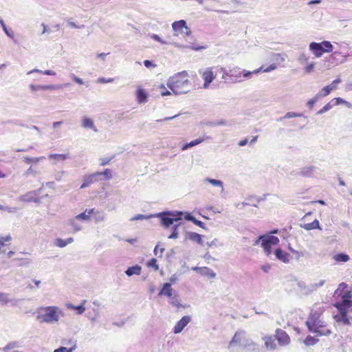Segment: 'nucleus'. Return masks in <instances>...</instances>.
Masks as SVG:
<instances>
[{"instance_id": "f257e3e1", "label": "nucleus", "mask_w": 352, "mask_h": 352, "mask_svg": "<svg viewBox=\"0 0 352 352\" xmlns=\"http://www.w3.org/2000/svg\"><path fill=\"white\" fill-rule=\"evenodd\" d=\"M188 78V74L186 71L178 72L168 78L167 86L175 95L186 94L192 87Z\"/></svg>"}, {"instance_id": "f03ea898", "label": "nucleus", "mask_w": 352, "mask_h": 352, "mask_svg": "<svg viewBox=\"0 0 352 352\" xmlns=\"http://www.w3.org/2000/svg\"><path fill=\"white\" fill-rule=\"evenodd\" d=\"M320 317V313L311 311L306 321V325L309 331L316 333L317 336H329L331 333V331Z\"/></svg>"}, {"instance_id": "7ed1b4c3", "label": "nucleus", "mask_w": 352, "mask_h": 352, "mask_svg": "<svg viewBox=\"0 0 352 352\" xmlns=\"http://www.w3.org/2000/svg\"><path fill=\"white\" fill-rule=\"evenodd\" d=\"M238 344L246 351L253 352L258 349V344L248 336L244 330L239 329L234 335L229 343V346Z\"/></svg>"}, {"instance_id": "20e7f679", "label": "nucleus", "mask_w": 352, "mask_h": 352, "mask_svg": "<svg viewBox=\"0 0 352 352\" xmlns=\"http://www.w3.org/2000/svg\"><path fill=\"white\" fill-rule=\"evenodd\" d=\"M60 315H63V312L58 307H43L38 309L36 319L40 322L54 324L59 320Z\"/></svg>"}, {"instance_id": "39448f33", "label": "nucleus", "mask_w": 352, "mask_h": 352, "mask_svg": "<svg viewBox=\"0 0 352 352\" xmlns=\"http://www.w3.org/2000/svg\"><path fill=\"white\" fill-rule=\"evenodd\" d=\"M184 212L182 211H164L155 214L160 219L162 226L168 228L182 220Z\"/></svg>"}, {"instance_id": "423d86ee", "label": "nucleus", "mask_w": 352, "mask_h": 352, "mask_svg": "<svg viewBox=\"0 0 352 352\" xmlns=\"http://www.w3.org/2000/svg\"><path fill=\"white\" fill-rule=\"evenodd\" d=\"M347 285L346 283H340L336 290L335 294L341 296V301L338 302L339 303L351 307L352 306V294L350 291H344Z\"/></svg>"}, {"instance_id": "0eeeda50", "label": "nucleus", "mask_w": 352, "mask_h": 352, "mask_svg": "<svg viewBox=\"0 0 352 352\" xmlns=\"http://www.w3.org/2000/svg\"><path fill=\"white\" fill-rule=\"evenodd\" d=\"M345 56L341 55L339 52H334L324 60V67L330 69L338 64L342 63L345 61Z\"/></svg>"}, {"instance_id": "6e6552de", "label": "nucleus", "mask_w": 352, "mask_h": 352, "mask_svg": "<svg viewBox=\"0 0 352 352\" xmlns=\"http://www.w3.org/2000/svg\"><path fill=\"white\" fill-rule=\"evenodd\" d=\"M172 28L175 32L184 33L188 36L191 33L190 28L187 26L186 21L183 19L173 22Z\"/></svg>"}, {"instance_id": "1a4fd4ad", "label": "nucleus", "mask_w": 352, "mask_h": 352, "mask_svg": "<svg viewBox=\"0 0 352 352\" xmlns=\"http://www.w3.org/2000/svg\"><path fill=\"white\" fill-rule=\"evenodd\" d=\"M41 189L28 192L27 193L21 195L19 197V200L23 202L39 203L40 198L38 197V195Z\"/></svg>"}, {"instance_id": "9d476101", "label": "nucleus", "mask_w": 352, "mask_h": 352, "mask_svg": "<svg viewBox=\"0 0 352 352\" xmlns=\"http://www.w3.org/2000/svg\"><path fill=\"white\" fill-rule=\"evenodd\" d=\"M191 320L192 318L190 316H183L175 325L173 328L174 333L177 334L181 333Z\"/></svg>"}, {"instance_id": "9b49d317", "label": "nucleus", "mask_w": 352, "mask_h": 352, "mask_svg": "<svg viewBox=\"0 0 352 352\" xmlns=\"http://www.w3.org/2000/svg\"><path fill=\"white\" fill-rule=\"evenodd\" d=\"M202 78L204 80V88L206 89L209 87L210 84L213 81L215 78V75L212 72V67L207 68L203 73L201 74Z\"/></svg>"}, {"instance_id": "f8f14e48", "label": "nucleus", "mask_w": 352, "mask_h": 352, "mask_svg": "<svg viewBox=\"0 0 352 352\" xmlns=\"http://www.w3.org/2000/svg\"><path fill=\"white\" fill-rule=\"evenodd\" d=\"M275 336L278 344L281 346L287 345L290 342V338L288 334L280 329H276Z\"/></svg>"}, {"instance_id": "ddd939ff", "label": "nucleus", "mask_w": 352, "mask_h": 352, "mask_svg": "<svg viewBox=\"0 0 352 352\" xmlns=\"http://www.w3.org/2000/svg\"><path fill=\"white\" fill-rule=\"evenodd\" d=\"M261 239H263V243H261L262 248H265L267 245H275L279 243L278 238L271 234L261 235Z\"/></svg>"}, {"instance_id": "4468645a", "label": "nucleus", "mask_w": 352, "mask_h": 352, "mask_svg": "<svg viewBox=\"0 0 352 352\" xmlns=\"http://www.w3.org/2000/svg\"><path fill=\"white\" fill-rule=\"evenodd\" d=\"M309 50L316 58H320L324 54V51L320 43L311 42L309 45Z\"/></svg>"}, {"instance_id": "2eb2a0df", "label": "nucleus", "mask_w": 352, "mask_h": 352, "mask_svg": "<svg viewBox=\"0 0 352 352\" xmlns=\"http://www.w3.org/2000/svg\"><path fill=\"white\" fill-rule=\"evenodd\" d=\"M136 100L139 104H144L148 101V95L145 89L138 87L135 92Z\"/></svg>"}, {"instance_id": "dca6fc26", "label": "nucleus", "mask_w": 352, "mask_h": 352, "mask_svg": "<svg viewBox=\"0 0 352 352\" xmlns=\"http://www.w3.org/2000/svg\"><path fill=\"white\" fill-rule=\"evenodd\" d=\"M316 170V166H307L300 168V170L297 173V174L302 177H310L314 175V173Z\"/></svg>"}, {"instance_id": "f3484780", "label": "nucleus", "mask_w": 352, "mask_h": 352, "mask_svg": "<svg viewBox=\"0 0 352 352\" xmlns=\"http://www.w3.org/2000/svg\"><path fill=\"white\" fill-rule=\"evenodd\" d=\"M98 181L99 180L97 177L96 173L89 175H86L83 178V182H82V185L80 186V188L81 189L85 188L87 186H89L91 184H93V183H94L96 182H98Z\"/></svg>"}, {"instance_id": "a211bd4d", "label": "nucleus", "mask_w": 352, "mask_h": 352, "mask_svg": "<svg viewBox=\"0 0 352 352\" xmlns=\"http://www.w3.org/2000/svg\"><path fill=\"white\" fill-rule=\"evenodd\" d=\"M173 289L171 287L170 283H166L163 285L162 289H160L159 295L165 296L170 298L173 297Z\"/></svg>"}, {"instance_id": "6ab92c4d", "label": "nucleus", "mask_w": 352, "mask_h": 352, "mask_svg": "<svg viewBox=\"0 0 352 352\" xmlns=\"http://www.w3.org/2000/svg\"><path fill=\"white\" fill-rule=\"evenodd\" d=\"M274 254L278 260L283 263H286L289 261V254L287 252H284L280 248H277L274 252Z\"/></svg>"}, {"instance_id": "aec40b11", "label": "nucleus", "mask_w": 352, "mask_h": 352, "mask_svg": "<svg viewBox=\"0 0 352 352\" xmlns=\"http://www.w3.org/2000/svg\"><path fill=\"white\" fill-rule=\"evenodd\" d=\"M81 126L85 129H90L94 132H98V129L95 126L93 120L89 118L84 117L82 119Z\"/></svg>"}, {"instance_id": "412c9836", "label": "nucleus", "mask_w": 352, "mask_h": 352, "mask_svg": "<svg viewBox=\"0 0 352 352\" xmlns=\"http://www.w3.org/2000/svg\"><path fill=\"white\" fill-rule=\"evenodd\" d=\"M80 222V221L79 220L76 219L75 216L74 217L68 220L67 224L72 228L74 232H77L80 231L82 228V226Z\"/></svg>"}, {"instance_id": "4be33fe9", "label": "nucleus", "mask_w": 352, "mask_h": 352, "mask_svg": "<svg viewBox=\"0 0 352 352\" xmlns=\"http://www.w3.org/2000/svg\"><path fill=\"white\" fill-rule=\"evenodd\" d=\"M142 267L139 265H135L131 267H129L125 271V274L128 276L133 275H140L141 273Z\"/></svg>"}, {"instance_id": "5701e85b", "label": "nucleus", "mask_w": 352, "mask_h": 352, "mask_svg": "<svg viewBox=\"0 0 352 352\" xmlns=\"http://www.w3.org/2000/svg\"><path fill=\"white\" fill-rule=\"evenodd\" d=\"M96 174L99 181L109 180L112 178L111 170L109 168L102 172H96Z\"/></svg>"}, {"instance_id": "b1692460", "label": "nucleus", "mask_w": 352, "mask_h": 352, "mask_svg": "<svg viewBox=\"0 0 352 352\" xmlns=\"http://www.w3.org/2000/svg\"><path fill=\"white\" fill-rule=\"evenodd\" d=\"M265 340V345L266 348L269 350H274L276 348V344L275 342V339H274L271 336H265L263 338Z\"/></svg>"}, {"instance_id": "393cba45", "label": "nucleus", "mask_w": 352, "mask_h": 352, "mask_svg": "<svg viewBox=\"0 0 352 352\" xmlns=\"http://www.w3.org/2000/svg\"><path fill=\"white\" fill-rule=\"evenodd\" d=\"M334 319L338 323H342L344 325H351L349 318L347 314H336L334 316Z\"/></svg>"}, {"instance_id": "a878e982", "label": "nucleus", "mask_w": 352, "mask_h": 352, "mask_svg": "<svg viewBox=\"0 0 352 352\" xmlns=\"http://www.w3.org/2000/svg\"><path fill=\"white\" fill-rule=\"evenodd\" d=\"M300 227L305 229L306 230H314V229L321 230L320 226V223L318 219H315L311 223L300 225Z\"/></svg>"}, {"instance_id": "bb28decb", "label": "nucleus", "mask_w": 352, "mask_h": 352, "mask_svg": "<svg viewBox=\"0 0 352 352\" xmlns=\"http://www.w3.org/2000/svg\"><path fill=\"white\" fill-rule=\"evenodd\" d=\"M204 141V138H197L188 143L184 144L182 150L185 151L193 146H195Z\"/></svg>"}, {"instance_id": "cd10ccee", "label": "nucleus", "mask_w": 352, "mask_h": 352, "mask_svg": "<svg viewBox=\"0 0 352 352\" xmlns=\"http://www.w3.org/2000/svg\"><path fill=\"white\" fill-rule=\"evenodd\" d=\"M188 239L192 241L197 243L198 244L202 245L203 240L201 234H197L196 232H190L188 233Z\"/></svg>"}, {"instance_id": "c85d7f7f", "label": "nucleus", "mask_w": 352, "mask_h": 352, "mask_svg": "<svg viewBox=\"0 0 352 352\" xmlns=\"http://www.w3.org/2000/svg\"><path fill=\"white\" fill-rule=\"evenodd\" d=\"M298 287L300 288V291L305 295H309L314 292V289H312L311 284L306 285L304 283H298Z\"/></svg>"}, {"instance_id": "c756f323", "label": "nucleus", "mask_w": 352, "mask_h": 352, "mask_svg": "<svg viewBox=\"0 0 352 352\" xmlns=\"http://www.w3.org/2000/svg\"><path fill=\"white\" fill-rule=\"evenodd\" d=\"M333 259L338 263H345L349 261V256L345 253H338L333 256Z\"/></svg>"}, {"instance_id": "7c9ffc66", "label": "nucleus", "mask_w": 352, "mask_h": 352, "mask_svg": "<svg viewBox=\"0 0 352 352\" xmlns=\"http://www.w3.org/2000/svg\"><path fill=\"white\" fill-rule=\"evenodd\" d=\"M204 182L209 183L214 186L219 187L222 190H223V183L221 180L206 177L204 179Z\"/></svg>"}, {"instance_id": "2f4dec72", "label": "nucleus", "mask_w": 352, "mask_h": 352, "mask_svg": "<svg viewBox=\"0 0 352 352\" xmlns=\"http://www.w3.org/2000/svg\"><path fill=\"white\" fill-rule=\"evenodd\" d=\"M201 274L202 276H208L210 278H214L216 276V273L209 267H203L201 270Z\"/></svg>"}, {"instance_id": "473e14b6", "label": "nucleus", "mask_w": 352, "mask_h": 352, "mask_svg": "<svg viewBox=\"0 0 352 352\" xmlns=\"http://www.w3.org/2000/svg\"><path fill=\"white\" fill-rule=\"evenodd\" d=\"M230 78H234V82H241V73L238 72L236 69H232L230 70Z\"/></svg>"}, {"instance_id": "72a5a7b5", "label": "nucleus", "mask_w": 352, "mask_h": 352, "mask_svg": "<svg viewBox=\"0 0 352 352\" xmlns=\"http://www.w3.org/2000/svg\"><path fill=\"white\" fill-rule=\"evenodd\" d=\"M33 73H40V74H44V75H48V76H54L56 75V73L52 71V70H50V69H47V70H45V71H42V70H40L38 69H34L32 70H30L29 71L27 74L28 75H30Z\"/></svg>"}, {"instance_id": "f704fd0d", "label": "nucleus", "mask_w": 352, "mask_h": 352, "mask_svg": "<svg viewBox=\"0 0 352 352\" xmlns=\"http://www.w3.org/2000/svg\"><path fill=\"white\" fill-rule=\"evenodd\" d=\"M62 343L65 345H70L71 347L68 348L73 352L77 348V341L75 339L70 338L69 340H64Z\"/></svg>"}, {"instance_id": "c9c22d12", "label": "nucleus", "mask_w": 352, "mask_h": 352, "mask_svg": "<svg viewBox=\"0 0 352 352\" xmlns=\"http://www.w3.org/2000/svg\"><path fill=\"white\" fill-rule=\"evenodd\" d=\"M0 25H1L3 32H5V34L8 37H10V38H14V32H13V31L12 30H10V29H8L7 28V26L6 25L4 21L1 18H0Z\"/></svg>"}, {"instance_id": "e433bc0d", "label": "nucleus", "mask_w": 352, "mask_h": 352, "mask_svg": "<svg viewBox=\"0 0 352 352\" xmlns=\"http://www.w3.org/2000/svg\"><path fill=\"white\" fill-rule=\"evenodd\" d=\"M324 51V53L326 52H331L333 50V45L331 43L330 41H324L320 43Z\"/></svg>"}, {"instance_id": "4c0bfd02", "label": "nucleus", "mask_w": 352, "mask_h": 352, "mask_svg": "<svg viewBox=\"0 0 352 352\" xmlns=\"http://www.w3.org/2000/svg\"><path fill=\"white\" fill-rule=\"evenodd\" d=\"M262 69H263V67H261L260 68H258L257 69H255L253 72H249V71H246V70H243L242 72H241V77L243 76L245 78H251V76L253 74H258V72H260Z\"/></svg>"}, {"instance_id": "58836bf2", "label": "nucleus", "mask_w": 352, "mask_h": 352, "mask_svg": "<svg viewBox=\"0 0 352 352\" xmlns=\"http://www.w3.org/2000/svg\"><path fill=\"white\" fill-rule=\"evenodd\" d=\"M19 346V344L18 342H10L8 343L4 347L2 348V351L3 352H8L10 350L18 348Z\"/></svg>"}, {"instance_id": "ea45409f", "label": "nucleus", "mask_w": 352, "mask_h": 352, "mask_svg": "<svg viewBox=\"0 0 352 352\" xmlns=\"http://www.w3.org/2000/svg\"><path fill=\"white\" fill-rule=\"evenodd\" d=\"M318 341H319V340L317 338L313 337L311 336H308L305 339L304 343L307 346H313V345L316 344Z\"/></svg>"}, {"instance_id": "a19ab883", "label": "nucleus", "mask_w": 352, "mask_h": 352, "mask_svg": "<svg viewBox=\"0 0 352 352\" xmlns=\"http://www.w3.org/2000/svg\"><path fill=\"white\" fill-rule=\"evenodd\" d=\"M309 58V56H308L307 54L302 52L298 57V61L300 63V64L305 65L308 63Z\"/></svg>"}, {"instance_id": "79ce46f5", "label": "nucleus", "mask_w": 352, "mask_h": 352, "mask_svg": "<svg viewBox=\"0 0 352 352\" xmlns=\"http://www.w3.org/2000/svg\"><path fill=\"white\" fill-rule=\"evenodd\" d=\"M94 219V221L98 223L100 222H102L105 219V214L102 211L98 210L97 212H96L95 216L93 217Z\"/></svg>"}, {"instance_id": "37998d69", "label": "nucleus", "mask_w": 352, "mask_h": 352, "mask_svg": "<svg viewBox=\"0 0 352 352\" xmlns=\"http://www.w3.org/2000/svg\"><path fill=\"white\" fill-rule=\"evenodd\" d=\"M180 224H181V221L179 222L178 223H175V225L173 226V231H172V233L168 236V239H175L178 237L177 228L180 226Z\"/></svg>"}, {"instance_id": "c03bdc74", "label": "nucleus", "mask_w": 352, "mask_h": 352, "mask_svg": "<svg viewBox=\"0 0 352 352\" xmlns=\"http://www.w3.org/2000/svg\"><path fill=\"white\" fill-rule=\"evenodd\" d=\"M13 261H18L17 265L19 266H28L30 265L32 262L30 258H14Z\"/></svg>"}, {"instance_id": "a18cd8bd", "label": "nucleus", "mask_w": 352, "mask_h": 352, "mask_svg": "<svg viewBox=\"0 0 352 352\" xmlns=\"http://www.w3.org/2000/svg\"><path fill=\"white\" fill-rule=\"evenodd\" d=\"M206 124L208 126H220V125H226L227 121L223 119H221L218 121H208L206 123Z\"/></svg>"}, {"instance_id": "49530a36", "label": "nucleus", "mask_w": 352, "mask_h": 352, "mask_svg": "<svg viewBox=\"0 0 352 352\" xmlns=\"http://www.w3.org/2000/svg\"><path fill=\"white\" fill-rule=\"evenodd\" d=\"M331 88L330 87V86L329 85H327L325 87H324L317 94L319 96L320 98L321 97H325L327 96H328L331 91Z\"/></svg>"}, {"instance_id": "de8ad7c7", "label": "nucleus", "mask_w": 352, "mask_h": 352, "mask_svg": "<svg viewBox=\"0 0 352 352\" xmlns=\"http://www.w3.org/2000/svg\"><path fill=\"white\" fill-rule=\"evenodd\" d=\"M76 219L79 220L80 221H89L91 219V217L89 214H87L86 211L78 214L76 216Z\"/></svg>"}, {"instance_id": "09e8293b", "label": "nucleus", "mask_w": 352, "mask_h": 352, "mask_svg": "<svg viewBox=\"0 0 352 352\" xmlns=\"http://www.w3.org/2000/svg\"><path fill=\"white\" fill-rule=\"evenodd\" d=\"M335 307L338 309V311H339V314H347V310L348 309H349L350 307L346 306V305H343L339 302H336L335 304Z\"/></svg>"}, {"instance_id": "8fccbe9b", "label": "nucleus", "mask_w": 352, "mask_h": 352, "mask_svg": "<svg viewBox=\"0 0 352 352\" xmlns=\"http://www.w3.org/2000/svg\"><path fill=\"white\" fill-rule=\"evenodd\" d=\"M49 158L54 159L58 161H64L68 158V155L67 154H50L49 155Z\"/></svg>"}, {"instance_id": "3c124183", "label": "nucleus", "mask_w": 352, "mask_h": 352, "mask_svg": "<svg viewBox=\"0 0 352 352\" xmlns=\"http://www.w3.org/2000/svg\"><path fill=\"white\" fill-rule=\"evenodd\" d=\"M67 307L68 308H70L72 309H75L77 311V314H82L84 313V311H85V307L83 306V305H77V306H75V305H73L72 304H69L67 305Z\"/></svg>"}, {"instance_id": "603ef678", "label": "nucleus", "mask_w": 352, "mask_h": 352, "mask_svg": "<svg viewBox=\"0 0 352 352\" xmlns=\"http://www.w3.org/2000/svg\"><path fill=\"white\" fill-rule=\"evenodd\" d=\"M174 46L177 47H179V48H190L192 50H199L201 49H204V47H199V46H197L196 45H192L191 46H184L183 45H181V44H179L177 43H173Z\"/></svg>"}, {"instance_id": "864d4df0", "label": "nucleus", "mask_w": 352, "mask_h": 352, "mask_svg": "<svg viewBox=\"0 0 352 352\" xmlns=\"http://www.w3.org/2000/svg\"><path fill=\"white\" fill-rule=\"evenodd\" d=\"M45 159V157H25L24 158V161L26 164H30V163H38L41 160Z\"/></svg>"}, {"instance_id": "5fc2aeb1", "label": "nucleus", "mask_w": 352, "mask_h": 352, "mask_svg": "<svg viewBox=\"0 0 352 352\" xmlns=\"http://www.w3.org/2000/svg\"><path fill=\"white\" fill-rule=\"evenodd\" d=\"M333 107V104H331V102H328L327 104H325L321 109H320L318 111H317V115H322L327 111H329L332 107Z\"/></svg>"}, {"instance_id": "6e6d98bb", "label": "nucleus", "mask_w": 352, "mask_h": 352, "mask_svg": "<svg viewBox=\"0 0 352 352\" xmlns=\"http://www.w3.org/2000/svg\"><path fill=\"white\" fill-rule=\"evenodd\" d=\"M303 116V114L302 113H294V112H287L283 117L280 118L279 119V120H282L283 119H289V118H295V117H302Z\"/></svg>"}, {"instance_id": "4d7b16f0", "label": "nucleus", "mask_w": 352, "mask_h": 352, "mask_svg": "<svg viewBox=\"0 0 352 352\" xmlns=\"http://www.w3.org/2000/svg\"><path fill=\"white\" fill-rule=\"evenodd\" d=\"M320 97L318 94H316L314 98L308 100L307 105L309 107L310 109H312L314 104L318 102Z\"/></svg>"}, {"instance_id": "13d9d810", "label": "nucleus", "mask_w": 352, "mask_h": 352, "mask_svg": "<svg viewBox=\"0 0 352 352\" xmlns=\"http://www.w3.org/2000/svg\"><path fill=\"white\" fill-rule=\"evenodd\" d=\"M9 294L6 293L0 292V302L2 305L8 304Z\"/></svg>"}, {"instance_id": "bf43d9fd", "label": "nucleus", "mask_w": 352, "mask_h": 352, "mask_svg": "<svg viewBox=\"0 0 352 352\" xmlns=\"http://www.w3.org/2000/svg\"><path fill=\"white\" fill-rule=\"evenodd\" d=\"M306 66L305 67V72L307 74H310L313 72L315 63L314 62L307 63L305 64Z\"/></svg>"}, {"instance_id": "052dcab7", "label": "nucleus", "mask_w": 352, "mask_h": 352, "mask_svg": "<svg viewBox=\"0 0 352 352\" xmlns=\"http://www.w3.org/2000/svg\"><path fill=\"white\" fill-rule=\"evenodd\" d=\"M62 89V86L58 85H43V90H56Z\"/></svg>"}, {"instance_id": "680f3d73", "label": "nucleus", "mask_w": 352, "mask_h": 352, "mask_svg": "<svg viewBox=\"0 0 352 352\" xmlns=\"http://www.w3.org/2000/svg\"><path fill=\"white\" fill-rule=\"evenodd\" d=\"M12 239L10 235H7L6 236H0V250L3 246L5 245L6 242H9Z\"/></svg>"}, {"instance_id": "e2e57ef3", "label": "nucleus", "mask_w": 352, "mask_h": 352, "mask_svg": "<svg viewBox=\"0 0 352 352\" xmlns=\"http://www.w3.org/2000/svg\"><path fill=\"white\" fill-rule=\"evenodd\" d=\"M54 245L59 248H64L67 245V243L65 240L58 238L55 240Z\"/></svg>"}, {"instance_id": "0e129e2a", "label": "nucleus", "mask_w": 352, "mask_h": 352, "mask_svg": "<svg viewBox=\"0 0 352 352\" xmlns=\"http://www.w3.org/2000/svg\"><path fill=\"white\" fill-rule=\"evenodd\" d=\"M170 303L177 307H180L184 306L179 302V300L176 298L175 297L173 296L170 298Z\"/></svg>"}, {"instance_id": "69168bd1", "label": "nucleus", "mask_w": 352, "mask_h": 352, "mask_svg": "<svg viewBox=\"0 0 352 352\" xmlns=\"http://www.w3.org/2000/svg\"><path fill=\"white\" fill-rule=\"evenodd\" d=\"M29 89L32 91H38V90H43V85L31 84V85H29Z\"/></svg>"}, {"instance_id": "338daca9", "label": "nucleus", "mask_w": 352, "mask_h": 352, "mask_svg": "<svg viewBox=\"0 0 352 352\" xmlns=\"http://www.w3.org/2000/svg\"><path fill=\"white\" fill-rule=\"evenodd\" d=\"M147 265L151 267H153L155 270H157L159 269V266L157 264V261L155 258L151 259L148 263Z\"/></svg>"}, {"instance_id": "774afa93", "label": "nucleus", "mask_w": 352, "mask_h": 352, "mask_svg": "<svg viewBox=\"0 0 352 352\" xmlns=\"http://www.w3.org/2000/svg\"><path fill=\"white\" fill-rule=\"evenodd\" d=\"M114 158V155L111 156V157H104L100 159V164L101 166H105L108 164Z\"/></svg>"}]
</instances>
